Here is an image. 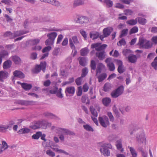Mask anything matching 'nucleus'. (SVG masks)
<instances>
[{
	"mask_svg": "<svg viewBox=\"0 0 157 157\" xmlns=\"http://www.w3.org/2000/svg\"><path fill=\"white\" fill-rule=\"evenodd\" d=\"M56 132L61 135L59 136V138L62 141H64V137L63 134L66 135H69L70 136H74L75 133L73 132H72L67 129L58 128L56 129Z\"/></svg>",
	"mask_w": 157,
	"mask_h": 157,
	"instance_id": "1",
	"label": "nucleus"
},
{
	"mask_svg": "<svg viewBox=\"0 0 157 157\" xmlns=\"http://www.w3.org/2000/svg\"><path fill=\"white\" fill-rule=\"evenodd\" d=\"M112 146L110 144L108 143L102 144L100 148L101 153L105 156H109L110 155V152L109 149H112Z\"/></svg>",
	"mask_w": 157,
	"mask_h": 157,
	"instance_id": "2",
	"label": "nucleus"
},
{
	"mask_svg": "<svg viewBox=\"0 0 157 157\" xmlns=\"http://www.w3.org/2000/svg\"><path fill=\"white\" fill-rule=\"evenodd\" d=\"M136 142L138 145L144 143L146 144V139L144 132L143 130L138 132L136 136Z\"/></svg>",
	"mask_w": 157,
	"mask_h": 157,
	"instance_id": "3",
	"label": "nucleus"
},
{
	"mask_svg": "<svg viewBox=\"0 0 157 157\" xmlns=\"http://www.w3.org/2000/svg\"><path fill=\"white\" fill-rule=\"evenodd\" d=\"M46 66V63L45 61L41 62L39 65H36L35 68L32 70L33 72L35 73H39L42 69L43 71L44 72L45 71Z\"/></svg>",
	"mask_w": 157,
	"mask_h": 157,
	"instance_id": "4",
	"label": "nucleus"
},
{
	"mask_svg": "<svg viewBox=\"0 0 157 157\" xmlns=\"http://www.w3.org/2000/svg\"><path fill=\"white\" fill-rule=\"evenodd\" d=\"M124 87L121 86L117 89L113 91L111 93V96L113 98H116L121 95L123 92Z\"/></svg>",
	"mask_w": 157,
	"mask_h": 157,
	"instance_id": "5",
	"label": "nucleus"
},
{
	"mask_svg": "<svg viewBox=\"0 0 157 157\" xmlns=\"http://www.w3.org/2000/svg\"><path fill=\"white\" fill-rule=\"evenodd\" d=\"M69 42L70 47L72 49H74L75 48V44H80L77 37L76 36H73L69 38Z\"/></svg>",
	"mask_w": 157,
	"mask_h": 157,
	"instance_id": "6",
	"label": "nucleus"
},
{
	"mask_svg": "<svg viewBox=\"0 0 157 157\" xmlns=\"http://www.w3.org/2000/svg\"><path fill=\"white\" fill-rule=\"evenodd\" d=\"M98 120L101 125L104 127H106L109 124V119L105 116L99 117Z\"/></svg>",
	"mask_w": 157,
	"mask_h": 157,
	"instance_id": "7",
	"label": "nucleus"
},
{
	"mask_svg": "<svg viewBox=\"0 0 157 157\" xmlns=\"http://www.w3.org/2000/svg\"><path fill=\"white\" fill-rule=\"evenodd\" d=\"M111 58H107L105 61L107 64V66L109 70L110 71H113L115 69V67L113 63L111 62Z\"/></svg>",
	"mask_w": 157,
	"mask_h": 157,
	"instance_id": "8",
	"label": "nucleus"
},
{
	"mask_svg": "<svg viewBox=\"0 0 157 157\" xmlns=\"http://www.w3.org/2000/svg\"><path fill=\"white\" fill-rule=\"evenodd\" d=\"M9 76V73L6 71H0V81L3 82L4 79L7 78Z\"/></svg>",
	"mask_w": 157,
	"mask_h": 157,
	"instance_id": "9",
	"label": "nucleus"
},
{
	"mask_svg": "<svg viewBox=\"0 0 157 157\" xmlns=\"http://www.w3.org/2000/svg\"><path fill=\"white\" fill-rule=\"evenodd\" d=\"M85 0H74L73 3V6L76 7L77 6H82L85 3Z\"/></svg>",
	"mask_w": 157,
	"mask_h": 157,
	"instance_id": "10",
	"label": "nucleus"
},
{
	"mask_svg": "<svg viewBox=\"0 0 157 157\" xmlns=\"http://www.w3.org/2000/svg\"><path fill=\"white\" fill-rule=\"evenodd\" d=\"M113 30V28L111 27H108L104 29L103 31V33L105 35V37H107L110 35L111 33Z\"/></svg>",
	"mask_w": 157,
	"mask_h": 157,
	"instance_id": "11",
	"label": "nucleus"
},
{
	"mask_svg": "<svg viewBox=\"0 0 157 157\" xmlns=\"http://www.w3.org/2000/svg\"><path fill=\"white\" fill-rule=\"evenodd\" d=\"M88 21V18L86 17L81 16L78 17L76 22L77 23L82 24Z\"/></svg>",
	"mask_w": 157,
	"mask_h": 157,
	"instance_id": "12",
	"label": "nucleus"
},
{
	"mask_svg": "<svg viewBox=\"0 0 157 157\" xmlns=\"http://www.w3.org/2000/svg\"><path fill=\"white\" fill-rule=\"evenodd\" d=\"M105 67L104 65L101 63H98L97 66V68L96 70V75L98 73H100L101 71L105 69Z\"/></svg>",
	"mask_w": 157,
	"mask_h": 157,
	"instance_id": "13",
	"label": "nucleus"
},
{
	"mask_svg": "<svg viewBox=\"0 0 157 157\" xmlns=\"http://www.w3.org/2000/svg\"><path fill=\"white\" fill-rule=\"evenodd\" d=\"M28 33H29L28 31L21 30L15 31L13 33L14 38L18 36H20L21 35L26 34Z\"/></svg>",
	"mask_w": 157,
	"mask_h": 157,
	"instance_id": "14",
	"label": "nucleus"
},
{
	"mask_svg": "<svg viewBox=\"0 0 157 157\" xmlns=\"http://www.w3.org/2000/svg\"><path fill=\"white\" fill-rule=\"evenodd\" d=\"M14 77L22 78H24V74L21 71L16 70L13 73Z\"/></svg>",
	"mask_w": 157,
	"mask_h": 157,
	"instance_id": "15",
	"label": "nucleus"
},
{
	"mask_svg": "<svg viewBox=\"0 0 157 157\" xmlns=\"http://www.w3.org/2000/svg\"><path fill=\"white\" fill-rule=\"evenodd\" d=\"M52 143V141L49 140H45L42 143V145L44 147H51V144Z\"/></svg>",
	"mask_w": 157,
	"mask_h": 157,
	"instance_id": "16",
	"label": "nucleus"
},
{
	"mask_svg": "<svg viewBox=\"0 0 157 157\" xmlns=\"http://www.w3.org/2000/svg\"><path fill=\"white\" fill-rule=\"evenodd\" d=\"M128 59L129 62L134 63L136 62L137 57L135 55L131 54L128 56Z\"/></svg>",
	"mask_w": 157,
	"mask_h": 157,
	"instance_id": "17",
	"label": "nucleus"
},
{
	"mask_svg": "<svg viewBox=\"0 0 157 157\" xmlns=\"http://www.w3.org/2000/svg\"><path fill=\"white\" fill-rule=\"evenodd\" d=\"M12 62L11 60H8L4 62L3 64V67L4 69H9L10 67L12 65Z\"/></svg>",
	"mask_w": 157,
	"mask_h": 157,
	"instance_id": "18",
	"label": "nucleus"
},
{
	"mask_svg": "<svg viewBox=\"0 0 157 157\" xmlns=\"http://www.w3.org/2000/svg\"><path fill=\"white\" fill-rule=\"evenodd\" d=\"M35 102L33 101H28L26 100H21L20 102V103L22 105H29L34 104Z\"/></svg>",
	"mask_w": 157,
	"mask_h": 157,
	"instance_id": "19",
	"label": "nucleus"
},
{
	"mask_svg": "<svg viewBox=\"0 0 157 157\" xmlns=\"http://www.w3.org/2000/svg\"><path fill=\"white\" fill-rule=\"evenodd\" d=\"M12 60L16 64H20L21 63V60L19 57L17 56L12 57Z\"/></svg>",
	"mask_w": 157,
	"mask_h": 157,
	"instance_id": "20",
	"label": "nucleus"
},
{
	"mask_svg": "<svg viewBox=\"0 0 157 157\" xmlns=\"http://www.w3.org/2000/svg\"><path fill=\"white\" fill-rule=\"evenodd\" d=\"M96 55L99 59L101 60H103L105 57V54L104 51L97 52Z\"/></svg>",
	"mask_w": 157,
	"mask_h": 157,
	"instance_id": "21",
	"label": "nucleus"
},
{
	"mask_svg": "<svg viewBox=\"0 0 157 157\" xmlns=\"http://www.w3.org/2000/svg\"><path fill=\"white\" fill-rule=\"evenodd\" d=\"M8 147V145L6 142L4 141H2V144H0V154Z\"/></svg>",
	"mask_w": 157,
	"mask_h": 157,
	"instance_id": "22",
	"label": "nucleus"
},
{
	"mask_svg": "<svg viewBox=\"0 0 157 157\" xmlns=\"http://www.w3.org/2000/svg\"><path fill=\"white\" fill-rule=\"evenodd\" d=\"M21 86L22 87L26 90H30L32 87L31 84L25 83H21Z\"/></svg>",
	"mask_w": 157,
	"mask_h": 157,
	"instance_id": "23",
	"label": "nucleus"
},
{
	"mask_svg": "<svg viewBox=\"0 0 157 157\" xmlns=\"http://www.w3.org/2000/svg\"><path fill=\"white\" fill-rule=\"evenodd\" d=\"M99 36V33L96 32H93L90 33V37L93 40L98 38Z\"/></svg>",
	"mask_w": 157,
	"mask_h": 157,
	"instance_id": "24",
	"label": "nucleus"
},
{
	"mask_svg": "<svg viewBox=\"0 0 157 157\" xmlns=\"http://www.w3.org/2000/svg\"><path fill=\"white\" fill-rule=\"evenodd\" d=\"M122 141L121 140H117L116 143V145L117 149L120 150L121 152L124 151V149L122 148Z\"/></svg>",
	"mask_w": 157,
	"mask_h": 157,
	"instance_id": "25",
	"label": "nucleus"
},
{
	"mask_svg": "<svg viewBox=\"0 0 157 157\" xmlns=\"http://www.w3.org/2000/svg\"><path fill=\"white\" fill-rule=\"evenodd\" d=\"M102 102L103 105L107 106L111 102V99L109 98H105L102 99Z\"/></svg>",
	"mask_w": 157,
	"mask_h": 157,
	"instance_id": "26",
	"label": "nucleus"
},
{
	"mask_svg": "<svg viewBox=\"0 0 157 157\" xmlns=\"http://www.w3.org/2000/svg\"><path fill=\"white\" fill-rule=\"evenodd\" d=\"M75 92V89L73 87L70 86L66 88L65 90V92L66 94L67 93L69 94H73Z\"/></svg>",
	"mask_w": 157,
	"mask_h": 157,
	"instance_id": "27",
	"label": "nucleus"
},
{
	"mask_svg": "<svg viewBox=\"0 0 157 157\" xmlns=\"http://www.w3.org/2000/svg\"><path fill=\"white\" fill-rule=\"evenodd\" d=\"M57 35V34L56 33L53 32L48 33L47 36L48 38L54 40Z\"/></svg>",
	"mask_w": 157,
	"mask_h": 157,
	"instance_id": "28",
	"label": "nucleus"
},
{
	"mask_svg": "<svg viewBox=\"0 0 157 157\" xmlns=\"http://www.w3.org/2000/svg\"><path fill=\"white\" fill-rule=\"evenodd\" d=\"M128 148L130 150L132 157H136L137 154L134 148L133 147L129 146L128 147Z\"/></svg>",
	"mask_w": 157,
	"mask_h": 157,
	"instance_id": "29",
	"label": "nucleus"
},
{
	"mask_svg": "<svg viewBox=\"0 0 157 157\" xmlns=\"http://www.w3.org/2000/svg\"><path fill=\"white\" fill-rule=\"evenodd\" d=\"M111 85L109 83H106L104 86V90L105 92H108L111 89Z\"/></svg>",
	"mask_w": 157,
	"mask_h": 157,
	"instance_id": "30",
	"label": "nucleus"
},
{
	"mask_svg": "<svg viewBox=\"0 0 157 157\" xmlns=\"http://www.w3.org/2000/svg\"><path fill=\"white\" fill-rule=\"evenodd\" d=\"M137 21L142 25H144L147 22V20L141 17H136Z\"/></svg>",
	"mask_w": 157,
	"mask_h": 157,
	"instance_id": "31",
	"label": "nucleus"
},
{
	"mask_svg": "<svg viewBox=\"0 0 157 157\" xmlns=\"http://www.w3.org/2000/svg\"><path fill=\"white\" fill-rule=\"evenodd\" d=\"M40 40L39 39H32L29 41V43L31 45H35L38 44L40 42Z\"/></svg>",
	"mask_w": 157,
	"mask_h": 157,
	"instance_id": "32",
	"label": "nucleus"
},
{
	"mask_svg": "<svg viewBox=\"0 0 157 157\" xmlns=\"http://www.w3.org/2000/svg\"><path fill=\"white\" fill-rule=\"evenodd\" d=\"M9 53L7 51L5 50H2L0 52V57L2 59L8 56Z\"/></svg>",
	"mask_w": 157,
	"mask_h": 157,
	"instance_id": "33",
	"label": "nucleus"
},
{
	"mask_svg": "<svg viewBox=\"0 0 157 157\" xmlns=\"http://www.w3.org/2000/svg\"><path fill=\"white\" fill-rule=\"evenodd\" d=\"M89 52V50L86 48H82L80 50L81 55L82 56H85L87 55Z\"/></svg>",
	"mask_w": 157,
	"mask_h": 157,
	"instance_id": "34",
	"label": "nucleus"
},
{
	"mask_svg": "<svg viewBox=\"0 0 157 157\" xmlns=\"http://www.w3.org/2000/svg\"><path fill=\"white\" fill-rule=\"evenodd\" d=\"M137 23L136 18L135 19H131L126 21V23L130 25H134Z\"/></svg>",
	"mask_w": 157,
	"mask_h": 157,
	"instance_id": "35",
	"label": "nucleus"
},
{
	"mask_svg": "<svg viewBox=\"0 0 157 157\" xmlns=\"http://www.w3.org/2000/svg\"><path fill=\"white\" fill-rule=\"evenodd\" d=\"M49 4L56 7L59 6L60 5V2L56 0H51Z\"/></svg>",
	"mask_w": 157,
	"mask_h": 157,
	"instance_id": "36",
	"label": "nucleus"
},
{
	"mask_svg": "<svg viewBox=\"0 0 157 157\" xmlns=\"http://www.w3.org/2000/svg\"><path fill=\"white\" fill-rule=\"evenodd\" d=\"M106 77L107 75L105 73H103L101 74L98 77L99 82H100L103 81L106 78Z\"/></svg>",
	"mask_w": 157,
	"mask_h": 157,
	"instance_id": "37",
	"label": "nucleus"
},
{
	"mask_svg": "<svg viewBox=\"0 0 157 157\" xmlns=\"http://www.w3.org/2000/svg\"><path fill=\"white\" fill-rule=\"evenodd\" d=\"M30 130L28 128H23L20 129L18 132V133L20 134H25L29 132Z\"/></svg>",
	"mask_w": 157,
	"mask_h": 157,
	"instance_id": "38",
	"label": "nucleus"
},
{
	"mask_svg": "<svg viewBox=\"0 0 157 157\" xmlns=\"http://www.w3.org/2000/svg\"><path fill=\"white\" fill-rule=\"evenodd\" d=\"M79 64L81 66H85L86 64V59L84 57H81L79 60Z\"/></svg>",
	"mask_w": 157,
	"mask_h": 157,
	"instance_id": "39",
	"label": "nucleus"
},
{
	"mask_svg": "<svg viewBox=\"0 0 157 157\" xmlns=\"http://www.w3.org/2000/svg\"><path fill=\"white\" fill-rule=\"evenodd\" d=\"M90 109L91 114L94 116V117H97L98 113L94 107L93 106H90Z\"/></svg>",
	"mask_w": 157,
	"mask_h": 157,
	"instance_id": "40",
	"label": "nucleus"
},
{
	"mask_svg": "<svg viewBox=\"0 0 157 157\" xmlns=\"http://www.w3.org/2000/svg\"><path fill=\"white\" fill-rule=\"evenodd\" d=\"M54 40L48 38L45 41L46 45L51 46L53 45L54 43Z\"/></svg>",
	"mask_w": 157,
	"mask_h": 157,
	"instance_id": "41",
	"label": "nucleus"
},
{
	"mask_svg": "<svg viewBox=\"0 0 157 157\" xmlns=\"http://www.w3.org/2000/svg\"><path fill=\"white\" fill-rule=\"evenodd\" d=\"M13 34L11 32L7 31L5 33L4 36L5 37H8L10 39L14 38Z\"/></svg>",
	"mask_w": 157,
	"mask_h": 157,
	"instance_id": "42",
	"label": "nucleus"
},
{
	"mask_svg": "<svg viewBox=\"0 0 157 157\" xmlns=\"http://www.w3.org/2000/svg\"><path fill=\"white\" fill-rule=\"evenodd\" d=\"M84 128L86 131L93 132L94 130L92 127L89 124H86L83 125Z\"/></svg>",
	"mask_w": 157,
	"mask_h": 157,
	"instance_id": "43",
	"label": "nucleus"
},
{
	"mask_svg": "<svg viewBox=\"0 0 157 157\" xmlns=\"http://www.w3.org/2000/svg\"><path fill=\"white\" fill-rule=\"evenodd\" d=\"M40 122L39 121L36 122L34 124L32 125L30 127L33 129H37L40 128Z\"/></svg>",
	"mask_w": 157,
	"mask_h": 157,
	"instance_id": "44",
	"label": "nucleus"
},
{
	"mask_svg": "<svg viewBox=\"0 0 157 157\" xmlns=\"http://www.w3.org/2000/svg\"><path fill=\"white\" fill-rule=\"evenodd\" d=\"M138 31V28L136 26H134L129 31L130 35L137 33Z\"/></svg>",
	"mask_w": 157,
	"mask_h": 157,
	"instance_id": "45",
	"label": "nucleus"
},
{
	"mask_svg": "<svg viewBox=\"0 0 157 157\" xmlns=\"http://www.w3.org/2000/svg\"><path fill=\"white\" fill-rule=\"evenodd\" d=\"M46 152L48 155L51 157H54L55 155V153L50 149L47 150Z\"/></svg>",
	"mask_w": 157,
	"mask_h": 157,
	"instance_id": "46",
	"label": "nucleus"
},
{
	"mask_svg": "<svg viewBox=\"0 0 157 157\" xmlns=\"http://www.w3.org/2000/svg\"><path fill=\"white\" fill-rule=\"evenodd\" d=\"M39 122L40 128L44 129H45L47 128L46 121H39Z\"/></svg>",
	"mask_w": 157,
	"mask_h": 157,
	"instance_id": "47",
	"label": "nucleus"
},
{
	"mask_svg": "<svg viewBox=\"0 0 157 157\" xmlns=\"http://www.w3.org/2000/svg\"><path fill=\"white\" fill-rule=\"evenodd\" d=\"M146 40L145 39L143 38H141L140 39L138 44L140 47H142L143 48L145 42H146Z\"/></svg>",
	"mask_w": 157,
	"mask_h": 157,
	"instance_id": "48",
	"label": "nucleus"
},
{
	"mask_svg": "<svg viewBox=\"0 0 157 157\" xmlns=\"http://www.w3.org/2000/svg\"><path fill=\"white\" fill-rule=\"evenodd\" d=\"M128 32V29H123L121 32V34L120 35V37L121 38L123 36H125L127 34Z\"/></svg>",
	"mask_w": 157,
	"mask_h": 157,
	"instance_id": "49",
	"label": "nucleus"
},
{
	"mask_svg": "<svg viewBox=\"0 0 157 157\" xmlns=\"http://www.w3.org/2000/svg\"><path fill=\"white\" fill-rule=\"evenodd\" d=\"M131 51L129 49H126L123 51V53L124 55L126 56L130 55Z\"/></svg>",
	"mask_w": 157,
	"mask_h": 157,
	"instance_id": "50",
	"label": "nucleus"
},
{
	"mask_svg": "<svg viewBox=\"0 0 157 157\" xmlns=\"http://www.w3.org/2000/svg\"><path fill=\"white\" fill-rule=\"evenodd\" d=\"M83 77L81 76L79 77L78 78L75 80V82L78 86H80L82 84V81Z\"/></svg>",
	"mask_w": 157,
	"mask_h": 157,
	"instance_id": "51",
	"label": "nucleus"
},
{
	"mask_svg": "<svg viewBox=\"0 0 157 157\" xmlns=\"http://www.w3.org/2000/svg\"><path fill=\"white\" fill-rule=\"evenodd\" d=\"M58 88L57 87H56L53 90H49L48 88H47L46 89L44 90H46L48 91H49V93L51 94H56L57 93V92L58 91Z\"/></svg>",
	"mask_w": 157,
	"mask_h": 157,
	"instance_id": "52",
	"label": "nucleus"
},
{
	"mask_svg": "<svg viewBox=\"0 0 157 157\" xmlns=\"http://www.w3.org/2000/svg\"><path fill=\"white\" fill-rule=\"evenodd\" d=\"M104 2L106 4L107 6L108 7H112L113 5V2L110 0H105Z\"/></svg>",
	"mask_w": 157,
	"mask_h": 157,
	"instance_id": "53",
	"label": "nucleus"
},
{
	"mask_svg": "<svg viewBox=\"0 0 157 157\" xmlns=\"http://www.w3.org/2000/svg\"><path fill=\"white\" fill-rule=\"evenodd\" d=\"M88 72V69L86 67L84 68L82 70V74L81 76L83 78L85 77L87 74Z\"/></svg>",
	"mask_w": 157,
	"mask_h": 157,
	"instance_id": "54",
	"label": "nucleus"
},
{
	"mask_svg": "<svg viewBox=\"0 0 157 157\" xmlns=\"http://www.w3.org/2000/svg\"><path fill=\"white\" fill-rule=\"evenodd\" d=\"M107 46V45L105 44H103L101 45H100L98 48H96V51H99L101 50L104 49Z\"/></svg>",
	"mask_w": 157,
	"mask_h": 157,
	"instance_id": "55",
	"label": "nucleus"
},
{
	"mask_svg": "<svg viewBox=\"0 0 157 157\" xmlns=\"http://www.w3.org/2000/svg\"><path fill=\"white\" fill-rule=\"evenodd\" d=\"M151 46V42L149 41H147L146 40V42H145V44L143 47V48L147 49L149 48H150Z\"/></svg>",
	"mask_w": 157,
	"mask_h": 157,
	"instance_id": "56",
	"label": "nucleus"
},
{
	"mask_svg": "<svg viewBox=\"0 0 157 157\" xmlns=\"http://www.w3.org/2000/svg\"><path fill=\"white\" fill-rule=\"evenodd\" d=\"M42 22H44L53 23L54 22V21L51 19L49 18L44 17L43 18V21Z\"/></svg>",
	"mask_w": 157,
	"mask_h": 157,
	"instance_id": "57",
	"label": "nucleus"
},
{
	"mask_svg": "<svg viewBox=\"0 0 157 157\" xmlns=\"http://www.w3.org/2000/svg\"><path fill=\"white\" fill-rule=\"evenodd\" d=\"M41 135V132H37L36 134L33 135L32 136V138L33 139H38Z\"/></svg>",
	"mask_w": 157,
	"mask_h": 157,
	"instance_id": "58",
	"label": "nucleus"
},
{
	"mask_svg": "<svg viewBox=\"0 0 157 157\" xmlns=\"http://www.w3.org/2000/svg\"><path fill=\"white\" fill-rule=\"evenodd\" d=\"M124 14L126 15H131L133 13V11L129 9H126L124 11Z\"/></svg>",
	"mask_w": 157,
	"mask_h": 157,
	"instance_id": "59",
	"label": "nucleus"
},
{
	"mask_svg": "<svg viewBox=\"0 0 157 157\" xmlns=\"http://www.w3.org/2000/svg\"><path fill=\"white\" fill-rule=\"evenodd\" d=\"M9 127H10L8 125H0V132H3L4 130L7 129Z\"/></svg>",
	"mask_w": 157,
	"mask_h": 157,
	"instance_id": "60",
	"label": "nucleus"
},
{
	"mask_svg": "<svg viewBox=\"0 0 157 157\" xmlns=\"http://www.w3.org/2000/svg\"><path fill=\"white\" fill-rule=\"evenodd\" d=\"M107 115L109 118L110 121L113 122L114 118L112 113L109 112L107 113Z\"/></svg>",
	"mask_w": 157,
	"mask_h": 157,
	"instance_id": "61",
	"label": "nucleus"
},
{
	"mask_svg": "<svg viewBox=\"0 0 157 157\" xmlns=\"http://www.w3.org/2000/svg\"><path fill=\"white\" fill-rule=\"evenodd\" d=\"M125 71L124 67L122 65V66H118L117 69V71L120 73H122L124 72Z\"/></svg>",
	"mask_w": 157,
	"mask_h": 157,
	"instance_id": "62",
	"label": "nucleus"
},
{
	"mask_svg": "<svg viewBox=\"0 0 157 157\" xmlns=\"http://www.w3.org/2000/svg\"><path fill=\"white\" fill-rule=\"evenodd\" d=\"M52 49V47L48 45L47 46L45 47L42 50V52L43 53L46 52L50 51Z\"/></svg>",
	"mask_w": 157,
	"mask_h": 157,
	"instance_id": "63",
	"label": "nucleus"
},
{
	"mask_svg": "<svg viewBox=\"0 0 157 157\" xmlns=\"http://www.w3.org/2000/svg\"><path fill=\"white\" fill-rule=\"evenodd\" d=\"M151 66L155 70H157V61L154 59V61L151 63Z\"/></svg>",
	"mask_w": 157,
	"mask_h": 157,
	"instance_id": "64",
	"label": "nucleus"
}]
</instances>
